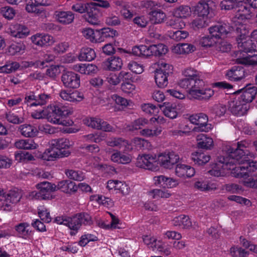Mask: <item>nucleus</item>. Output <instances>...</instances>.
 <instances>
[{"label":"nucleus","instance_id":"obj_8","mask_svg":"<svg viewBox=\"0 0 257 257\" xmlns=\"http://www.w3.org/2000/svg\"><path fill=\"white\" fill-rule=\"evenodd\" d=\"M105 151L110 155V160L113 163L127 164L132 161V156L124 151L122 152L110 148L105 149Z\"/></svg>","mask_w":257,"mask_h":257},{"label":"nucleus","instance_id":"obj_4","mask_svg":"<svg viewBox=\"0 0 257 257\" xmlns=\"http://www.w3.org/2000/svg\"><path fill=\"white\" fill-rule=\"evenodd\" d=\"M72 111L66 107L58 104L54 106L52 112L48 113L47 120L49 122L56 124L71 126L73 121L69 118Z\"/></svg>","mask_w":257,"mask_h":257},{"label":"nucleus","instance_id":"obj_18","mask_svg":"<svg viewBox=\"0 0 257 257\" xmlns=\"http://www.w3.org/2000/svg\"><path fill=\"white\" fill-rule=\"evenodd\" d=\"M32 43L39 46L51 45L55 42L54 38L47 34H36L31 37Z\"/></svg>","mask_w":257,"mask_h":257},{"label":"nucleus","instance_id":"obj_15","mask_svg":"<svg viewBox=\"0 0 257 257\" xmlns=\"http://www.w3.org/2000/svg\"><path fill=\"white\" fill-rule=\"evenodd\" d=\"M61 80L66 87L77 88L80 86L79 76L71 71L64 73L61 76Z\"/></svg>","mask_w":257,"mask_h":257},{"label":"nucleus","instance_id":"obj_28","mask_svg":"<svg viewBox=\"0 0 257 257\" xmlns=\"http://www.w3.org/2000/svg\"><path fill=\"white\" fill-rule=\"evenodd\" d=\"M56 186V191L60 190L65 193L70 194L77 190L75 183L70 180H62L58 182Z\"/></svg>","mask_w":257,"mask_h":257},{"label":"nucleus","instance_id":"obj_47","mask_svg":"<svg viewBox=\"0 0 257 257\" xmlns=\"http://www.w3.org/2000/svg\"><path fill=\"white\" fill-rule=\"evenodd\" d=\"M5 118L9 122L15 124H18L24 122V118L22 116H19L15 113L9 111L6 112L3 115Z\"/></svg>","mask_w":257,"mask_h":257},{"label":"nucleus","instance_id":"obj_5","mask_svg":"<svg viewBox=\"0 0 257 257\" xmlns=\"http://www.w3.org/2000/svg\"><path fill=\"white\" fill-rule=\"evenodd\" d=\"M168 51L167 47L163 44L152 45L149 46L140 45L135 46L132 49L133 53L136 56H162L165 55Z\"/></svg>","mask_w":257,"mask_h":257},{"label":"nucleus","instance_id":"obj_27","mask_svg":"<svg viewBox=\"0 0 257 257\" xmlns=\"http://www.w3.org/2000/svg\"><path fill=\"white\" fill-rule=\"evenodd\" d=\"M72 69L82 74L89 75L97 71V67L92 64L79 63L73 65Z\"/></svg>","mask_w":257,"mask_h":257},{"label":"nucleus","instance_id":"obj_64","mask_svg":"<svg viewBox=\"0 0 257 257\" xmlns=\"http://www.w3.org/2000/svg\"><path fill=\"white\" fill-rule=\"evenodd\" d=\"M82 35L92 42L97 43L98 38H96L95 34L93 29L85 28L82 31Z\"/></svg>","mask_w":257,"mask_h":257},{"label":"nucleus","instance_id":"obj_9","mask_svg":"<svg viewBox=\"0 0 257 257\" xmlns=\"http://www.w3.org/2000/svg\"><path fill=\"white\" fill-rule=\"evenodd\" d=\"M158 164L157 157L150 154L139 156L136 163L137 167L150 170H156Z\"/></svg>","mask_w":257,"mask_h":257},{"label":"nucleus","instance_id":"obj_10","mask_svg":"<svg viewBox=\"0 0 257 257\" xmlns=\"http://www.w3.org/2000/svg\"><path fill=\"white\" fill-rule=\"evenodd\" d=\"M191 123L197 125L195 130L201 132H208L211 130V124H207L208 116L203 113L192 114L188 118Z\"/></svg>","mask_w":257,"mask_h":257},{"label":"nucleus","instance_id":"obj_58","mask_svg":"<svg viewBox=\"0 0 257 257\" xmlns=\"http://www.w3.org/2000/svg\"><path fill=\"white\" fill-rule=\"evenodd\" d=\"M20 65L17 62L7 63L5 65L0 67V73H11L18 69Z\"/></svg>","mask_w":257,"mask_h":257},{"label":"nucleus","instance_id":"obj_55","mask_svg":"<svg viewBox=\"0 0 257 257\" xmlns=\"http://www.w3.org/2000/svg\"><path fill=\"white\" fill-rule=\"evenodd\" d=\"M163 111L166 116L171 119L176 118L178 115L177 108L174 104L170 103L167 104L163 108Z\"/></svg>","mask_w":257,"mask_h":257},{"label":"nucleus","instance_id":"obj_37","mask_svg":"<svg viewBox=\"0 0 257 257\" xmlns=\"http://www.w3.org/2000/svg\"><path fill=\"white\" fill-rule=\"evenodd\" d=\"M195 13L199 17L207 18L209 13V7L208 4L204 1H200L195 7Z\"/></svg>","mask_w":257,"mask_h":257},{"label":"nucleus","instance_id":"obj_7","mask_svg":"<svg viewBox=\"0 0 257 257\" xmlns=\"http://www.w3.org/2000/svg\"><path fill=\"white\" fill-rule=\"evenodd\" d=\"M3 189L0 188V205L4 210L9 211L13 205L18 203L22 197L21 192L12 191L8 194H4Z\"/></svg>","mask_w":257,"mask_h":257},{"label":"nucleus","instance_id":"obj_20","mask_svg":"<svg viewBox=\"0 0 257 257\" xmlns=\"http://www.w3.org/2000/svg\"><path fill=\"white\" fill-rule=\"evenodd\" d=\"M36 188L40 190L43 196V200L49 199L51 198V193L56 191V186L48 182H43L36 185Z\"/></svg>","mask_w":257,"mask_h":257},{"label":"nucleus","instance_id":"obj_30","mask_svg":"<svg viewBox=\"0 0 257 257\" xmlns=\"http://www.w3.org/2000/svg\"><path fill=\"white\" fill-rule=\"evenodd\" d=\"M106 144L110 147H116L119 149L124 148V151L129 149V144L127 141L121 138H111L106 141Z\"/></svg>","mask_w":257,"mask_h":257},{"label":"nucleus","instance_id":"obj_48","mask_svg":"<svg viewBox=\"0 0 257 257\" xmlns=\"http://www.w3.org/2000/svg\"><path fill=\"white\" fill-rule=\"evenodd\" d=\"M166 18V14L160 10H155L150 13V20L154 24L163 23Z\"/></svg>","mask_w":257,"mask_h":257},{"label":"nucleus","instance_id":"obj_35","mask_svg":"<svg viewBox=\"0 0 257 257\" xmlns=\"http://www.w3.org/2000/svg\"><path fill=\"white\" fill-rule=\"evenodd\" d=\"M172 223L174 226L185 229L189 228L192 225L189 217L184 215H181L174 218L172 220Z\"/></svg>","mask_w":257,"mask_h":257},{"label":"nucleus","instance_id":"obj_2","mask_svg":"<svg viewBox=\"0 0 257 257\" xmlns=\"http://www.w3.org/2000/svg\"><path fill=\"white\" fill-rule=\"evenodd\" d=\"M179 86L184 89H188L189 96L198 100H208L213 94L214 91L210 88L203 89L204 82L203 80L185 78L178 82Z\"/></svg>","mask_w":257,"mask_h":257},{"label":"nucleus","instance_id":"obj_1","mask_svg":"<svg viewBox=\"0 0 257 257\" xmlns=\"http://www.w3.org/2000/svg\"><path fill=\"white\" fill-rule=\"evenodd\" d=\"M250 142L242 141L230 147L225 156L217 157L209 174L215 177L223 176L229 170L235 177L243 176L244 171L250 173L257 168V162L251 160L253 154L250 152Z\"/></svg>","mask_w":257,"mask_h":257},{"label":"nucleus","instance_id":"obj_60","mask_svg":"<svg viewBox=\"0 0 257 257\" xmlns=\"http://www.w3.org/2000/svg\"><path fill=\"white\" fill-rule=\"evenodd\" d=\"M141 109L146 114H153L155 116L159 111V108L151 103H144L142 104Z\"/></svg>","mask_w":257,"mask_h":257},{"label":"nucleus","instance_id":"obj_49","mask_svg":"<svg viewBox=\"0 0 257 257\" xmlns=\"http://www.w3.org/2000/svg\"><path fill=\"white\" fill-rule=\"evenodd\" d=\"M25 46L21 43H14L12 44L8 49V53L10 55L21 54L24 52Z\"/></svg>","mask_w":257,"mask_h":257},{"label":"nucleus","instance_id":"obj_34","mask_svg":"<svg viewBox=\"0 0 257 257\" xmlns=\"http://www.w3.org/2000/svg\"><path fill=\"white\" fill-rule=\"evenodd\" d=\"M97 12V11L94 8V5L93 4L91 5V7L88 9L86 12V14L84 15L85 20L91 25H99L100 22L98 19Z\"/></svg>","mask_w":257,"mask_h":257},{"label":"nucleus","instance_id":"obj_22","mask_svg":"<svg viewBox=\"0 0 257 257\" xmlns=\"http://www.w3.org/2000/svg\"><path fill=\"white\" fill-rule=\"evenodd\" d=\"M55 18L56 21L63 25H69L74 19V14L71 11H60L55 12Z\"/></svg>","mask_w":257,"mask_h":257},{"label":"nucleus","instance_id":"obj_43","mask_svg":"<svg viewBox=\"0 0 257 257\" xmlns=\"http://www.w3.org/2000/svg\"><path fill=\"white\" fill-rule=\"evenodd\" d=\"M99 35L98 38V42H101L105 41L109 38H113L117 35L116 31L111 29L110 28H104L97 31Z\"/></svg>","mask_w":257,"mask_h":257},{"label":"nucleus","instance_id":"obj_45","mask_svg":"<svg viewBox=\"0 0 257 257\" xmlns=\"http://www.w3.org/2000/svg\"><path fill=\"white\" fill-rule=\"evenodd\" d=\"M149 120L145 118H139L134 120L131 124L127 125L126 129L130 131L141 130L147 125Z\"/></svg>","mask_w":257,"mask_h":257},{"label":"nucleus","instance_id":"obj_63","mask_svg":"<svg viewBox=\"0 0 257 257\" xmlns=\"http://www.w3.org/2000/svg\"><path fill=\"white\" fill-rule=\"evenodd\" d=\"M144 243L149 247L153 249L157 248L160 241H158L156 238L150 235H145L143 237Z\"/></svg>","mask_w":257,"mask_h":257},{"label":"nucleus","instance_id":"obj_24","mask_svg":"<svg viewBox=\"0 0 257 257\" xmlns=\"http://www.w3.org/2000/svg\"><path fill=\"white\" fill-rule=\"evenodd\" d=\"M209 31V35L217 42L222 36L227 34L228 27L226 25L218 24L211 27Z\"/></svg>","mask_w":257,"mask_h":257},{"label":"nucleus","instance_id":"obj_25","mask_svg":"<svg viewBox=\"0 0 257 257\" xmlns=\"http://www.w3.org/2000/svg\"><path fill=\"white\" fill-rule=\"evenodd\" d=\"M246 74L243 68L234 66L226 73V76L231 81H238L243 79Z\"/></svg>","mask_w":257,"mask_h":257},{"label":"nucleus","instance_id":"obj_29","mask_svg":"<svg viewBox=\"0 0 257 257\" xmlns=\"http://www.w3.org/2000/svg\"><path fill=\"white\" fill-rule=\"evenodd\" d=\"M18 236L24 239H28L31 235V226L28 222H21L15 226Z\"/></svg>","mask_w":257,"mask_h":257},{"label":"nucleus","instance_id":"obj_42","mask_svg":"<svg viewBox=\"0 0 257 257\" xmlns=\"http://www.w3.org/2000/svg\"><path fill=\"white\" fill-rule=\"evenodd\" d=\"M19 130L21 134L26 137H34L36 136L38 133V130L36 127L28 124H24L20 125Z\"/></svg>","mask_w":257,"mask_h":257},{"label":"nucleus","instance_id":"obj_11","mask_svg":"<svg viewBox=\"0 0 257 257\" xmlns=\"http://www.w3.org/2000/svg\"><path fill=\"white\" fill-rule=\"evenodd\" d=\"M179 160V157L174 152H165L159 155L157 158L158 161L163 167L171 169Z\"/></svg>","mask_w":257,"mask_h":257},{"label":"nucleus","instance_id":"obj_3","mask_svg":"<svg viewBox=\"0 0 257 257\" xmlns=\"http://www.w3.org/2000/svg\"><path fill=\"white\" fill-rule=\"evenodd\" d=\"M237 41L239 51L236 53V63L245 65H257V55L248 54V52L256 51L252 39L245 36L239 38Z\"/></svg>","mask_w":257,"mask_h":257},{"label":"nucleus","instance_id":"obj_13","mask_svg":"<svg viewBox=\"0 0 257 257\" xmlns=\"http://www.w3.org/2000/svg\"><path fill=\"white\" fill-rule=\"evenodd\" d=\"M86 125L92 128L102 130L105 132H113V127L107 122L97 117H90L84 120Z\"/></svg>","mask_w":257,"mask_h":257},{"label":"nucleus","instance_id":"obj_17","mask_svg":"<svg viewBox=\"0 0 257 257\" xmlns=\"http://www.w3.org/2000/svg\"><path fill=\"white\" fill-rule=\"evenodd\" d=\"M68 156L67 152H60L59 150L51 145L50 147L43 153L42 158L43 160L47 161H54L57 159Z\"/></svg>","mask_w":257,"mask_h":257},{"label":"nucleus","instance_id":"obj_40","mask_svg":"<svg viewBox=\"0 0 257 257\" xmlns=\"http://www.w3.org/2000/svg\"><path fill=\"white\" fill-rule=\"evenodd\" d=\"M72 5L71 10L80 14L86 13L92 3H85L81 1H73L70 3Z\"/></svg>","mask_w":257,"mask_h":257},{"label":"nucleus","instance_id":"obj_57","mask_svg":"<svg viewBox=\"0 0 257 257\" xmlns=\"http://www.w3.org/2000/svg\"><path fill=\"white\" fill-rule=\"evenodd\" d=\"M167 24L172 28L177 29H183L185 26V24L182 19L179 18V17L174 16V14L173 16L167 22Z\"/></svg>","mask_w":257,"mask_h":257},{"label":"nucleus","instance_id":"obj_51","mask_svg":"<svg viewBox=\"0 0 257 257\" xmlns=\"http://www.w3.org/2000/svg\"><path fill=\"white\" fill-rule=\"evenodd\" d=\"M174 15L182 19L189 17L191 14V9L187 6H181L176 8L174 11Z\"/></svg>","mask_w":257,"mask_h":257},{"label":"nucleus","instance_id":"obj_46","mask_svg":"<svg viewBox=\"0 0 257 257\" xmlns=\"http://www.w3.org/2000/svg\"><path fill=\"white\" fill-rule=\"evenodd\" d=\"M79 219L76 214L73 217H68L66 226L71 230L70 234L75 235L80 228Z\"/></svg>","mask_w":257,"mask_h":257},{"label":"nucleus","instance_id":"obj_31","mask_svg":"<svg viewBox=\"0 0 257 257\" xmlns=\"http://www.w3.org/2000/svg\"><path fill=\"white\" fill-rule=\"evenodd\" d=\"M26 10L28 13H35L37 15L44 14L42 9L39 6L43 5L42 0H27Z\"/></svg>","mask_w":257,"mask_h":257},{"label":"nucleus","instance_id":"obj_32","mask_svg":"<svg viewBox=\"0 0 257 257\" xmlns=\"http://www.w3.org/2000/svg\"><path fill=\"white\" fill-rule=\"evenodd\" d=\"M15 146L18 149L22 150H35L39 145L32 139H21L16 141Z\"/></svg>","mask_w":257,"mask_h":257},{"label":"nucleus","instance_id":"obj_19","mask_svg":"<svg viewBox=\"0 0 257 257\" xmlns=\"http://www.w3.org/2000/svg\"><path fill=\"white\" fill-rule=\"evenodd\" d=\"M239 91H241L242 93L237 98L240 99L243 103L247 104L254 99L256 94V88L249 85L246 88L237 91V92L238 93Z\"/></svg>","mask_w":257,"mask_h":257},{"label":"nucleus","instance_id":"obj_50","mask_svg":"<svg viewBox=\"0 0 257 257\" xmlns=\"http://www.w3.org/2000/svg\"><path fill=\"white\" fill-rule=\"evenodd\" d=\"M149 197L152 199H158L160 198H168L171 196V194L168 190L161 189H153L148 193Z\"/></svg>","mask_w":257,"mask_h":257},{"label":"nucleus","instance_id":"obj_54","mask_svg":"<svg viewBox=\"0 0 257 257\" xmlns=\"http://www.w3.org/2000/svg\"><path fill=\"white\" fill-rule=\"evenodd\" d=\"M51 99L52 96L50 94L45 92L41 93L37 95L36 101L31 103L30 106L45 105L49 102Z\"/></svg>","mask_w":257,"mask_h":257},{"label":"nucleus","instance_id":"obj_33","mask_svg":"<svg viewBox=\"0 0 257 257\" xmlns=\"http://www.w3.org/2000/svg\"><path fill=\"white\" fill-rule=\"evenodd\" d=\"M197 145L199 148L210 150L213 146V139L204 134H200L197 137Z\"/></svg>","mask_w":257,"mask_h":257},{"label":"nucleus","instance_id":"obj_44","mask_svg":"<svg viewBox=\"0 0 257 257\" xmlns=\"http://www.w3.org/2000/svg\"><path fill=\"white\" fill-rule=\"evenodd\" d=\"M235 19H237L234 20V27L236 33L239 35V38L245 37L248 34L247 26L244 23L245 21L242 20L240 18Z\"/></svg>","mask_w":257,"mask_h":257},{"label":"nucleus","instance_id":"obj_56","mask_svg":"<svg viewBox=\"0 0 257 257\" xmlns=\"http://www.w3.org/2000/svg\"><path fill=\"white\" fill-rule=\"evenodd\" d=\"M65 174L69 179L78 181L83 180L85 177L82 171L72 169L66 170Z\"/></svg>","mask_w":257,"mask_h":257},{"label":"nucleus","instance_id":"obj_36","mask_svg":"<svg viewBox=\"0 0 257 257\" xmlns=\"http://www.w3.org/2000/svg\"><path fill=\"white\" fill-rule=\"evenodd\" d=\"M192 160L198 165H204L210 160V156L207 153L202 152H196L192 154Z\"/></svg>","mask_w":257,"mask_h":257},{"label":"nucleus","instance_id":"obj_62","mask_svg":"<svg viewBox=\"0 0 257 257\" xmlns=\"http://www.w3.org/2000/svg\"><path fill=\"white\" fill-rule=\"evenodd\" d=\"M38 214L42 220L44 222L49 223L51 221L50 213L46 208L40 206L38 208Z\"/></svg>","mask_w":257,"mask_h":257},{"label":"nucleus","instance_id":"obj_23","mask_svg":"<svg viewBox=\"0 0 257 257\" xmlns=\"http://www.w3.org/2000/svg\"><path fill=\"white\" fill-rule=\"evenodd\" d=\"M175 174L179 177L191 178L194 176L195 171L190 166L179 164L176 167Z\"/></svg>","mask_w":257,"mask_h":257},{"label":"nucleus","instance_id":"obj_26","mask_svg":"<svg viewBox=\"0 0 257 257\" xmlns=\"http://www.w3.org/2000/svg\"><path fill=\"white\" fill-rule=\"evenodd\" d=\"M257 168L250 173L247 170L244 171L243 176L239 178H243V183L244 186L248 187L257 188Z\"/></svg>","mask_w":257,"mask_h":257},{"label":"nucleus","instance_id":"obj_38","mask_svg":"<svg viewBox=\"0 0 257 257\" xmlns=\"http://www.w3.org/2000/svg\"><path fill=\"white\" fill-rule=\"evenodd\" d=\"M51 146H54V148H56L57 150H59L60 152H67L68 153V155L70 154V152L67 149L69 147L70 144L69 140L66 139H55L51 141Z\"/></svg>","mask_w":257,"mask_h":257},{"label":"nucleus","instance_id":"obj_6","mask_svg":"<svg viewBox=\"0 0 257 257\" xmlns=\"http://www.w3.org/2000/svg\"><path fill=\"white\" fill-rule=\"evenodd\" d=\"M158 67L155 71V82L159 87L163 88L168 85V76L172 73L173 67L163 61L158 62Z\"/></svg>","mask_w":257,"mask_h":257},{"label":"nucleus","instance_id":"obj_61","mask_svg":"<svg viewBox=\"0 0 257 257\" xmlns=\"http://www.w3.org/2000/svg\"><path fill=\"white\" fill-rule=\"evenodd\" d=\"M230 253L233 257H247L248 251L237 246L232 247L230 249Z\"/></svg>","mask_w":257,"mask_h":257},{"label":"nucleus","instance_id":"obj_39","mask_svg":"<svg viewBox=\"0 0 257 257\" xmlns=\"http://www.w3.org/2000/svg\"><path fill=\"white\" fill-rule=\"evenodd\" d=\"M194 187L201 191L212 190L217 188L215 184L208 182L203 180L196 181L194 184Z\"/></svg>","mask_w":257,"mask_h":257},{"label":"nucleus","instance_id":"obj_53","mask_svg":"<svg viewBox=\"0 0 257 257\" xmlns=\"http://www.w3.org/2000/svg\"><path fill=\"white\" fill-rule=\"evenodd\" d=\"M132 143L137 149H150L151 147L150 143L147 140L139 137L135 138Z\"/></svg>","mask_w":257,"mask_h":257},{"label":"nucleus","instance_id":"obj_16","mask_svg":"<svg viewBox=\"0 0 257 257\" xmlns=\"http://www.w3.org/2000/svg\"><path fill=\"white\" fill-rule=\"evenodd\" d=\"M9 32L13 37L22 39L29 35L30 30L24 25L17 23L10 26Z\"/></svg>","mask_w":257,"mask_h":257},{"label":"nucleus","instance_id":"obj_52","mask_svg":"<svg viewBox=\"0 0 257 257\" xmlns=\"http://www.w3.org/2000/svg\"><path fill=\"white\" fill-rule=\"evenodd\" d=\"M237 13L235 16V18H240L242 20L246 21L247 17L250 15V11L247 7L246 4L241 5L237 9H236Z\"/></svg>","mask_w":257,"mask_h":257},{"label":"nucleus","instance_id":"obj_21","mask_svg":"<svg viewBox=\"0 0 257 257\" xmlns=\"http://www.w3.org/2000/svg\"><path fill=\"white\" fill-rule=\"evenodd\" d=\"M102 65L104 69L106 70L117 71L121 68L123 63L120 58L113 56L104 61Z\"/></svg>","mask_w":257,"mask_h":257},{"label":"nucleus","instance_id":"obj_59","mask_svg":"<svg viewBox=\"0 0 257 257\" xmlns=\"http://www.w3.org/2000/svg\"><path fill=\"white\" fill-rule=\"evenodd\" d=\"M98 240L97 236L93 233H85L81 236L79 241V244L82 246H85L90 241H95Z\"/></svg>","mask_w":257,"mask_h":257},{"label":"nucleus","instance_id":"obj_41","mask_svg":"<svg viewBox=\"0 0 257 257\" xmlns=\"http://www.w3.org/2000/svg\"><path fill=\"white\" fill-rule=\"evenodd\" d=\"M96 57V54L93 49L90 48H83L81 49L78 56L80 61H91Z\"/></svg>","mask_w":257,"mask_h":257},{"label":"nucleus","instance_id":"obj_12","mask_svg":"<svg viewBox=\"0 0 257 257\" xmlns=\"http://www.w3.org/2000/svg\"><path fill=\"white\" fill-rule=\"evenodd\" d=\"M59 95L63 100L72 103H76L84 99L83 93L78 90L62 89Z\"/></svg>","mask_w":257,"mask_h":257},{"label":"nucleus","instance_id":"obj_14","mask_svg":"<svg viewBox=\"0 0 257 257\" xmlns=\"http://www.w3.org/2000/svg\"><path fill=\"white\" fill-rule=\"evenodd\" d=\"M248 108L247 104L243 103L237 97L228 102V109L234 115H243L246 113Z\"/></svg>","mask_w":257,"mask_h":257}]
</instances>
